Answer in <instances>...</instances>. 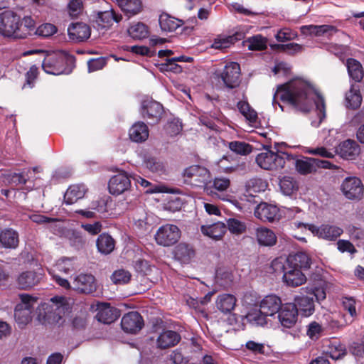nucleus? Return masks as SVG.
<instances>
[{"mask_svg": "<svg viewBox=\"0 0 364 364\" xmlns=\"http://www.w3.org/2000/svg\"><path fill=\"white\" fill-rule=\"evenodd\" d=\"M346 349L338 342L330 343L327 346L324 347L323 355L326 358H331L333 360H338L346 355Z\"/></svg>", "mask_w": 364, "mask_h": 364, "instance_id": "40", "label": "nucleus"}, {"mask_svg": "<svg viewBox=\"0 0 364 364\" xmlns=\"http://www.w3.org/2000/svg\"><path fill=\"white\" fill-rule=\"evenodd\" d=\"M229 149L234 153L245 156L252 152V146L244 141H233L228 143Z\"/></svg>", "mask_w": 364, "mask_h": 364, "instance_id": "47", "label": "nucleus"}, {"mask_svg": "<svg viewBox=\"0 0 364 364\" xmlns=\"http://www.w3.org/2000/svg\"><path fill=\"white\" fill-rule=\"evenodd\" d=\"M127 31L129 36L134 39H143L146 38L149 35L147 26L141 22L132 25L128 28Z\"/></svg>", "mask_w": 364, "mask_h": 364, "instance_id": "44", "label": "nucleus"}, {"mask_svg": "<svg viewBox=\"0 0 364 364\" xmlns=\"http://www.w3.org/2000/svg\"><path fill=\"white\" fill-rule=\"evenodd\" d=\"M96 287L95 279L92 274H80L75 277L73 282V289L80 293H92Z\"/></svg>", "mask_w": 364, "mask_h": 364, "instance_id": "17", "label": "nucleus"}, {"mask_svg": "<svg viewBox=\"0 0 364 364\" xmlns=\"http://www.w3.org/2000/svg\"><path fill=\"white\" fill-rule=\"evenodd\" d=\"M159 21L161 30L165 32H173L183 24L181 20L175 18L167 14H161Z\"/></svg>", "mask_w": 364, "mask_h": 364, "instance_id": "38", "label": "nucleus"}, {"mask_svg": "<svg viewBox=\"0 0 364 364\" xmlns=\"http://www.w3.org/2000/svg\"><path fill=\"white\" fill-rule=\"evenodd\" d=\"M146 167L151 171L156 173H162L165 171L164 164L156 159H149L145 161Z\"/></svg>", "mask_w": 364, "mask_h": 364, "instance_id": "57", "label": "nucleus"}, {"mask_svg": "<svg viewBox=\"0 0 364 364\" xmlns=\"http://www.w3.org/2000/svg\"><path fill=\"white\" fill-rule=\"evenodd\" d=\"M129 138L135 142H142L149 137V129L144 122H136L132 125L129 131Z\"/></svg>", "mask_w": 364, "mask_h": 364, "instance_id": "35", "label": "nucleus"}, {"mask_svg": "<svg viewBox=\"0 0 364 364\" xmlns=\"http://www.w3.org/2000/svg\"><path fill=\"white\" fill-rule=\"evenodd\" d=\"M19 298L21 302L15 307L14 317L18 326L22 328L31 321V314L37 298L28 294H21Z\"/></svg>", "mask_w": 364, "mask_h": 364, "instance_id": "5", "label": "nucleus"}, {"mask_svg": "<svg viewBox=\"0 0 364 364\" xmlns=\"http://www.w3.org/2000/svg\"><path fill=\"white\" fill-rule=\"evenodd\" d=\"M122 11L129 18L136 16L143 10L141 0H116Z\"/></svg>", "mask_w": 364, "mask_h": 364, "instance_id": "28", "label": "nucleus"}, {"mask_svg": "<svg viewBox=\"0 0 364 364\" xmlns=\"http://www.w3.org/2000/svg\"><path fill=\"white\" fill-rule=\"evenodd\" d=\"M296 36V33L292 31L291 29L284 28L280 29L275 36L276 39L280 42H284L294 39Z\"/></svg>", "mask_w": 364, "mask_h": 364, "instance_id": "58", "label": "nucleus"}, {"mask_svg": "<svg viewBox=\"0 0 364 364\" xmlns=\"http://www.w3.org/2000/svg\"><path fill=\"white\" fill-rule=\"evenodd\" d=\"M256 218L263 222H274L279 219V208L274 205L267 203H261L255 209Z\"/></svg>", "mask_w": 364, "mask_h": 364, "instance_id": "15", "label": "nucleus"}, {"mask_svg": "<svg viewBox=\"0 0 364 364\" xmlns=\"http://www.w3.org/2000/svg\"><path fill=\"white\" fill-rule=\"evenodd\" d=\"M240 66L237 63H227L220 73V77L228 88H235L240 85Z\"/></svg>", "mask_w": 364, "mask_h": 364, "instance_id": "11", "label": "nucleus"}, {"mask_svg": "<svg viewBox=\"0 0 364 364\" xmlns=\"http://www.w3.org/2000/svg\"><path fill=\"white\" fill-rule=\"evenodd\" d=\"M255 238L260 246L272 247L276 245L277 237L273 230L265 228L259 227L255 229Z\"/></svg>", "mask_w": 364, "mask_h": 364, "instance_id": "24", "label": "nucleus"}, {"mask_svg": "<svg viewBox=\"0 0 364 364\" xmlns=\"http://www.w3.org/2000/svg\"><path fill=\"white\" fill-rule=\"evenodd\" d=\"M343 306L344 309L347 311L350 316V318L346 321V324H350L357 316L355 300L352 297H345L343 299Z\"/></svg>", "mask_w": 364, "mask_h": 364, "instance_id": "50", "label": "nucleus"}, {"mask_svg": "<svg viewBox=\"0 0 364 364\" xmlns=\"http://www.w3.org/2000/svg\"><path fill=\"white\" fill-rule=\"evenodd\" d=\"M347 106L352 109H356L360 107L362 102V97L358 90L353 87L346 95Z\"/></svg>", "mask_w": 364, "mask_h": 364, "instance_id": "46", "label": "nucleus"}, {"mask_svg": "<svg viewBox=\"0 0 364 364\" xmlns=\"http://www.w3.org/2000/svg\"><path fill=\"white\" fill-rule=\"evenodd\" d=\"M282 306L280 298L274 294L266 296L259 304L262 312L269 316L278 313Z\"/></svg>", "mask_w": 364, "mask_h": 364, "instance_id": "21", "label": "nucleus"}, {"mask_svg": "<svg viewBox=\"0 0 364 364\" xmlns=\"http://www.w3.org/2000/svg\"><path fill=\"white\" fill-rule=\"evenodd\" d=\"M292 160L291 154L282 151L274 152L267 147H264V150L255 158L257 166L268 171H280Z\"/></svg>", "mask_w": 364, "mask_h": 364, "instance_id": "3", "label": "nucleus"}, {"mask_svg": "<svg viewBox=\"0 0 364 364\" xmlns=\"http://www.w3.org/2000/svg\"><path fill=\"white\" fill-rule=\"evenodd\" d=\"M278 318L284 328H291L297 321L298 309L292 303H287L282 306L278 311Z\"/></svg>", "mask_w": 364, "mask_h": 364, "instance_id": "12", "label": "nucleus"}, {"mask_svg": "<svg viewBox=\"0 0 364 364\" xmlns=\"http://www.w3.org/2000/svg\"><path fill=\"white\" fill-rule=\"evenodd\" d=\"M274 46L290 55H294L296 53H301L304 50V48L301 45L295 43L275 45Z\"/></svg>", "mask_w": 364, "mask_h": 364, "instance_id": "56", "label": "nucleus"}, {"mask_svg": "<svg viewBox=\"0 0 364 364\" xmlns=\"http://www.w3.org/2000/svg\"><path fill=\"white\" fill-rule=\"evenodd\" d=\"M346 66L349 76L355 82H360L364 75L360 63L355 59L349 58L347 60Z\"/></svg>", "mask_w": 364, "mask_h": 364, "instance_id": "42", "label": "nucleus"}, {"mask_svg": "<svg viewBox=\"0 0 364 364\" xmlns=\"http://www.w3.org/2000/svg\"><path fill=\"white\" fill-rule=\"evenodd\" d=\"M119 316V311L110 306L108 304H101L97 306V319L103 323H111Z\"/></svg>", "mask_w": 364, "mask_h": 364, "instance_id": "23", "label": "nucleus"}, {"mask_svg": "<svg viewBox=\"0 0 364 364\" xmlns=\"http://www.w3.org/2000/svg\"><path fill=\"white\" fill-rule=\"evenodd\" d=\"M341 191L349 200H360L363 196L364 186L359 178L350 176L343 181Z\"/></svg>", "mask_w": 364, "mask_h": 364, "instance_id": "9", "label": "nucleus"}, {"mask_svg": "<svg viewBox=\"0 0 364 364\" xmlns=\"http://www.w3.org/2000/svg\"><path fill=\"white\" fill-rule=\"evenodd\" d=\"M56 32L57 28L55 26L51 23H43L36 28L35 34L41 37L48 38L53 36Z\"/></svg>", "mask_w": 364, "mask_h": 364, "instance_id": "53", "label": "nucleus"}, {"mask_svg": "<svg viewBox=\"0 0 364 364\" xmlns=\"http://www.w3.org/2000/svg\"><path fill=\"white\" fill-rule=\"evenodd\" d=\"M326 287L327 282L325 280L318 279L315 281L314 284L301 289V290H304L307 294L314 295L316 300L320 302L326 297Z\"/></svg>", "mask_w": 364, "mask_h": 364, "instance_id": "33", "label": "nucleus"}, {"mask_svg": "<svg viewBox=\"0 0 364 364\" xmlns=\"http://www.w3.org/2000/svg\"><path fill=\"white\" fill-rule=\"evenodd\" d=\"M296 228L304 227L310 230L314 236L328 241H334L339 237L343 232L341 228L329 224H323L316 226L313 224H304L303 223H294Z\"/></svg>", "mask_w": 364, "mask_h": 364, "instance_id": "7", "label": "nucleus"}, {"mask_svg": "<svg viewBox=\"0 0 364 364\" xmlns=\"http://www.w3.org/2000/svg\"><path fill=\"white\" fill-rule=\"evenodd\" d=\"M115 246L114 239L108 234H101L97 240V247L100 252L104 255L111 253Z\"/></svg>", "mask_w": 364, "mask_h": 364, "instance_id": "41", "label": "nucleus"}, {"mask_svg": "<svg viewBox=\"0 0 364 364\" xmlns=\"http://www.w3.org/2000/svg\"><path fill=\"white\" fill-rule=\"evenodd\" d=\"M18 234L11 229L6 228L0 232V245L6 249H15L18 245Z\"/></svg>", "mask_w": 364, "mask_h": 364, "instance_id": "31", "label": "nucleus"}, {"mask_svg": "<svg viewBox=\"0 0 364 364\" xmlns=\"http://www.w3.org/2000/svg\"><path fill=\"white\" fill-rule=\"evenodd\" d=\"M65 62L66 56L63 54L48 55L44 58L42 67L46 73L60 75L65 73Z\"/></svg>", "mask_w": 364, "mask_h": 364, "instance_id": "10", "label": "nucleus"}, {"mask_svg": "<svg viewBox=\"0 0 364 364\" xmlns=\"http://www.w3.org/2000/svg\"><path fill=\"white\" fill-rule=\"evenodd\" d=\"M111 278L114 284H124L129 282L131 274L128 271L121 269L114 272Z\"/></svg>", "mask_w": 364, "mask_h": 364, "instance_id": "52", "label": "nucleus"}, {"mask_svg": "<svg viewBox=\"0 0 364 364\" xmlns=\"http://www.w3.org/2000/svg\"><path fill=\"white\" fill-rule=\"evenodd\" d=\"M237 298L231 294H221L217 296L215 306L224 314H230L235 308Z\"/></svg>", "mask_w": 364, "mask_h": 364, "instance_id": "25", "label": "nucleus"}, {"mask_svg": "<svg viewBox=\"0 0 364 364\" xmlns=\"http://www.w3.org/2000/svg\"><path fill=\"white\" fill-rule=\"evenodd\" d=\"M306 153L312 155H318L323 158H333L335 154L323 146L309 149Z\"/></svg>", "mask_w": 364, "mask_h": 364, "instance_id": "59", "label": "nucleus"}, {"mask_svg": "<svg viewBox=\"0 0 364 364\" xmlns=\"http://www.w3.org/2000/svg\"><path fill=\"white\" fill-rule=\"evenodd\" d=\"M337 248L341 252H348L353 254L356 252V249L354 245L348 240H339L337 242Z\"/></svg>", "mask_w": 364, "mask_h": 364, "instance_id": "62", "label": "nucleus"}, {"mask_svg": "<svg viewBox=\"0 0 364 364\" xmlns=\"http://www.w3.org/2000/svg\"><path fill=\"white\" fill-rule=\"evenodd\" d=\"M68 33L70 40L81 42L90 38L91 29L86 23L77 22L69 26Z\"/></svg>", "mask_w": 364, "mask_h": 364, "instance_id": "20", "label": "nucleus"}, {"mask_svg": "<svg viewBox=\"0 0 364 364\" xmlns=\"http://www.w3.org/2000/svg\"><path fill=\"white\" fill-rule=\"evenodd\" d=\"M228 227L229 230L235 235H240L245 231L246 225L245 223L235 218H230L228 220Z\"/></svg>", "mask_w": 364, "mask_h": 364, "instance_id": "54", "label": "nucleus"}, {"mask_svg": "<svg viewBox=\"0 0 364 364\" xmlns=\"http://www.w3.org/2000/svg\"><path fill=\"white\" fill-rule=\"evenodd\" d=\"M244 43L250 50H263L267 47V39L258 34L248 38Z\"/></svg>", "mask_w": 364, "mask_h": 364, "instance_id": "43", "label": "nucleus"}, {"mask_svg": "<svg viewBox=\"0 0 364 364\" xmlns=\"http://www.w3.org/2000/svg\"><path fill=\"white\" fill-rule=\"evenodd\" d=\"M280 99L296 109L307 112L316 105L317 119H311V124L314 127H318L322 121L326 118V107L323 97L308 82L296 78L278 87L274 97L273 106L278 105L282 111V105L277 102Z\"/></svg>", "mask_w": 364, "mask_h": 364, "instance_id": "1", "label": "nucleus"}, {"mask_svg": "<svg viewBox=\"0 0 364 364\" xmlns=\"http://www.w3.org/2000/svg\"><path fill=\"white\" fill-rule=\"evenodd\" d=\"M175 257L183 263H188L195 256L193 248L186 244L180 243L174 250Z\"/></svg>", "mask_w": 364, "mask_h": 364, "instance_id": "36", "label": "nucleus"}, {"mask_svg": "<svg viewBox=\"0 0 364 364\" xmlns=\"http://www.w3.org/2000/svg\"><path fill=\"white\" fill-rule=\"evenodd\" d=\"M87 192V188L83 184H75L70 186L64 195V202L68 205L76 203L82 199Z\"/></svg>", "mask_w": 364, "mask_h": 364, "instance_id": "32", "label": "nucleus"}, {"mask_svg": "<svg viewBox=\"0 0 364 364\" xmlns=\"http://www.w3.org/2000/svg\"><path fill=\"white\" fill-rule=\"evenodd\" d=\"M322 331V326L317 322L314 321L308 326L306 333L311 339H315L318 338Z\"/></svg>", "mask_w": 364, "mask_h": 364, "instance_id": "61", "label": "nucleus"}, {"mask_svg": "<svg viewBox=\"0 0 364 364\" xmlns=\"http://www.w3.org/2000/svg\"><path fill=\"white\" fill-rule=\"evenodd\" d=\"M181 341V336L176 331L165 330L156 339V346L159 349H167L176 346Z\"/></svg>", "mask_w": 364, "mask_h": 364, "instance_id": "19", "label": "nucleus"}, {"mask_svg": "<svg viewBox=\"0 0 364 364\" xmlns=\"http://www.w3.org/2000/svg\"><path fill=\"white\" fill-rule=\"evenodd\" d=\"M77 267V263L75 258L73 257H63L58 259L53 269L48 270V272H55L58 274L62 273L68 274L74 272Z\"/></svg>", "mask_w": 364, "mask_h": 364, "instance_id": "34", "label": "nucleus"}, {"mask_svg": "<svg viewBox=\"0 0 364 364\" xmlns=\"http://www.w3.org/2000/svg\"><path fill=\"white\" fill-rule=\"evenodd\" d=\"M163 113L162 105L154 100H145L142 103L141 114L144 117L158 122Z\"/></svg>", "mask_w": 364, "mask_h": 364, "instance_id": "27", "label": "nucleus"}, {"mask_svg": "<svg viewBox=\"0 0 364 364\" xmlns=\"http://www.w3.org/2000/svg\"><path fill=\"white\" fill-rule=\"evenodd\" d=\"M99 18L102 22H105L107 24H109L112 21L119 23L122 19V15L117 14L113 10L100 13L99 14Z\"/></svg>", "mask_w": 364, "mask_h": 364, "instance_id": "55", "label": "nucleus"}, {"mask_svg": "<svg viewBox=\"0 0 364 364\" xmlns=\"http://www.w3.org/2000/svg\"><path fill=\"white\" fill-rule=\"evenodd\" d=\"M294 304L303 316H309L314 314L315 304L312 297L307 295H298L294 297Z\"/></svg>", "mask_w": 364, "mask_h": 364, "instance_id": "29", "label": "nucleus"}, {"mask_svg": "<svg viewBox=\"0 0 364 364\" xmlns=\"http://www.w3.org/2000/svg\"><path fill=\"white\" fill-rule=\"evenodd\" d=\"M227 228L223 223H215L208 226L203 225L201 231L205 235L214 240L220 239L225 233Z\"/></svg>", "mask_w": 364, "mask_h": 364, "instance_id": "37", "label": "nucleus"}, {"mask_svg": "<svg viewBox=\"0 0 364 364\" xmlns=\"http://www.w3.org/2000/svg\"><path fill=\"white\" fill-rule=\"evenodd\" d=\"M131 187L130 178L125 172L113 176L109 181V191L112 195H120Z\"/></svg>", "mask_w": 364, "mask_h": 364, "instance_id": "14", "label": "nucleus"}, {"mask_svg": "<svg viewBox=\"0 0 364 364\" xmlns=\"http://www.w3.org/2000/svg\"><path fill=\"white\" fill-rule=\"evenodd\" d=\"M53 304L50 306V309L52 311H58V317L60 318V314L67 309L66 306L64 305V302L65 299L63 297H54L51 299Z\"/></svg>", "mask_w": 364, "mask_h": 364, "instance_id": "60", "label": "nucleus"}, {"mask_svg": "<svg viewBox=\"0 0 364 364\" xmlns=\"http://www.w3.org/2000/svg\"><path fill=\"white\" fill-rule=\"evenodd\" d=\"M21 16L13 11L7 10L0 14V35L18 39V26Z\"/></svg>", "mask_w": 364, "mask_h": 364, "instance_id": "6", "label": "nucleus"}, {"mask_svg": "<svg viewBox=\"0 0 364 364\" xmlns=\"http://www.w3.org/2000/svg\"><path fill=\"white\" fill-rule=\"evenodd\" d=\"M180 237V229L173 224H166L161 226L154 235L156 242L164 247L174 245L179 240Z\"/></svg>", "mask_w": 364, "mask_h": 364, "instance_id": "8", "label": "nucleus"}, {"mask_svg": "<svg viewBox=\"0 0 364 364\" xmlns=\"http://www.w3.org/2000/svg\"><path fill=\"white\" fill-rule=\"evenodd\" d=\"M240 112L250 122L255 123L257 119V113L246 101H240L237 105Z\"/></svg>", "mask_w": 364, "mask_h": 364, "instance_id": "45", "label": "nucleus"}, {"mask_svg": "<svg viewBox=\"0 0 364 364\" xmlns=\"http://www.w3.org/2000/svg\"><path fill=\"white\" fill-rule=\"evenodd\" d=\"M210 172L208 168L200 165H191L181 173V178L185 184L201 187L207 184L210 180Z\"/></svg>", "mask_w": 364, "mask_h": 364, "instance_id": "4", "label": "nucleus"}, {"mask_svg": "<svg viewBox=\"0 0 364 364\" xmlns=\"http://www.w3.org/2000/svg\"><path fill=\"white\" fill-rule=\"evenodd\" d=\"M42 279L41 272L27 270L21 272L16 277V284L20 289L28 290L38 285Z\"/></svg>", "mask_w": 364, "mask_h": 364, "instance_id": "16", "label": "nucleus"}, {"mask_svg": "<svg viewBox=\"0 0 364 364\" xmlns=\"http://www.w3.org/2000/svg\"><path fill=\"white\" fill-rule=\"evenodd\" d=\"M245 37V33L242 31L236 32L233 36L227 38L216 39L213 47L215 48H222L228 46L229 43H232L235 41L241 40Z\"/></svg>", "mask_w": 364, "mask_h": 364, "instance_id": "48", "label": "nucleus"}, {"mask_svg": "<svg viewBox=\"0 0 364 364\" xmlns=\"http://www.w3.org/2000/svg\"><path fill=\"white\" fill-rule=\"evenodd\" d=\"M230 185V181L228 178L218 177L213 180V187L219 191H226Z\"/></svg>", "mask_w": 364, "mask_h": 364, "instance_id": "64", "label": "nucleus"}, {"mask_svg": "<svg viewBox=\"0 0 364 364\" xmlns=\"http://www.w3.org/2000/svg\"><path fill=\"white\" fill-rule=\"evenodd\" d=\"M279 186L283 194L286 196H291L297 189L295 182L290 177H284L280 181Z\"/></svg>", "mask_w": 364, "mask_h": 364, "instance_id": "51", "label": "nucleus"}, {"mask_svg": "<svg viewBox=\"0 0 364 364\" xmlns=\"http://www.w3.org/2000/svg\"><path fill=\"white\" fill-rule=\"evenodd\" d=\"M310 265L311 259L306 252L289 255L281 265L283 282L290 287L301 286L306 282V277L302 269H309Z\"/></svg>", "mask_w": 364, "mask_h": 364, "instance_id": "2", "label": "nucleus"}, {"mask_svg": "<svg viewBox=\"0 0 364 364\" xmlns=\"http://www.w3.org/2000/svg\"><path fill=\"white\" fill-rule=\"evenodd\" d=\"M246 348L255 354H264V345L254 341H249L245 344Z\"/></svg>", "mask_w": 364, "mask_h": 364, "instance_id": "63", "label": "nucleus"}, {"mask_svg": "<svg viewBox=\"0 0 364 364\" xmlns=\"http://www.w3.org/2000/svg\"><path fill=\"white\" fill-rule=\"evenodd\" d=\"M292 161L287 163L286 167L295 166L296 170L301 174L306 175L315 171L314 158L296 159V156L291 154Z\"/></svg>", "mask_w": 364, "mask_h": 364, "instance_id": "26", "label": "nucleus"}, {"mask_svg": "<svg viewBox=\"0 0 364 364\" xmlns=\"http://www.w3.org/2000/svg\"><path fill=\"white\" fill-rule=\"evenodd\" d=\"M217 165L220 171L225 173H231L242 171L245 168V164L237 163L232 156L225 155L217 161Z\"/></svg>", "mask_w": 364, "mask_h": 364, "instance_id": "30", "label": "nucleus"}, {"mask_svg": "<svg viewBox=\"0 0 364 364\" xmlns=\"http://www.w3.org/2000/svg\"><path fill=\"white\" fill-rule=\"evenodd\" d=\"M301 32L304 35H310L315 36L329 37L337 32L336 27L331 25H307L300 28Z\"/></svg>", "mask_w": 364, "mask_h": 364, "instance_id": "22", "label": "nucleus"}, {"mask_svg": "<svg viewBox=\"0 0 364 364\" xmlns=\"http://www.w3.org/2000/svg\"><path fill=\"white\" fill-rule=\"evenodd\" d=\"M144 326V321L141 316L136 311H131L122 318L121 326L124 331L129 333H136L139 331Z\"/></svg>", "mask_w": 364, "mask_h": 364, "instance_id": "13", "label": "nucleus"}, {"mask_svg": "<svg viewBox=\"0 0 364 364\" xmlns=\"http://www.w3.org/2000/svg\"><path fill=\"white\" fill-rule=\"evenodd\" d=\"M36 23L31 16H24L19 21L18 39L26 38L36 31Z\"/></svg>", "mask_w": 364, "mask_h": 364, "instance_id": "39", "label": "nucleus"}, {"mask_svg": "<svg viewBox=\"0 0 364 364\" xmlns=\"http://www.w3.org/2000/svg\"><path fill=\"white\" fill-rule=\"evenodd\" d=\"M335 153L344 159L353 160L359 155L360 147L355 141L346 139L336 146Z\"/></svg>", "mask_w": 364, "mask_h": 364, "instance_id": "18", "label": "nucleus"}, {"mask_svg": "<svg viewBox=\"0 0 364 364\" xmlns=\"http://www.w3.org/2000/svg\"><path fill=\"white\" fill-rule=\"evenodd\" d=\"M267 315L263 314L259 308V310H252L247 315V318L251 323L263 326L267 324Z\"/></svg>", "mask_w": 364, "mask_h": 364, "instance_id": "49", "label": "nucleus"}]
</instances>
